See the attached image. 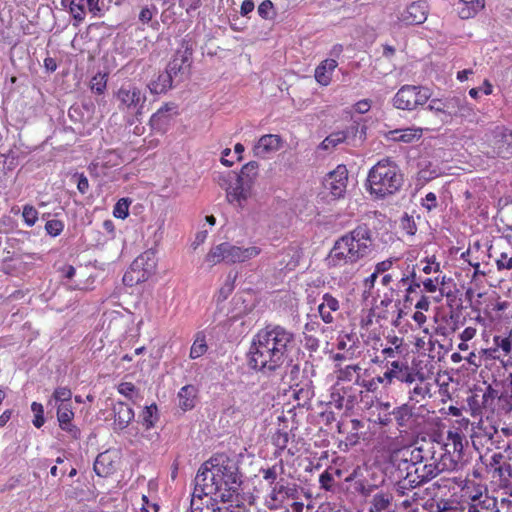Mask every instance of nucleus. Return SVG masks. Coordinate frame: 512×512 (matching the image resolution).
<instances>
[{
    "mask_svg": "<svg viewBox=\"0 0 512 512\" xmlns=\"http://www.w3.org/2000/svg\"><path fill=\"white\" fill-rule=\"evenodd\" d=\"M295 344V334L279 324H267L254 335L249 353V366L263 373L280 369Z\"/></svg>",
    "mask_w": 512,
    "mask_h": 512,
    "instance_id": "f257e3e1",
    "label": "nucleus"
},
{
    "mask_svg": "<svg viewBox=\"0 0 512 512\" xmlns=\"http://www.w3.org/2000/svg\"><path fill=\"white\" fill-rule=\"evenodd\" d=\"M240 474L235 463L225 458L221 463L205 467L195 477L194 492L211 497L212 500H220L221 503H232L237 496L241 483Z\"/></svg>",
    "mask_w": 512,
    "mask_h": 512,
    "instance_id": "f03ea898",
    "label": "nucleus"
},
{
    "mask_svg": "<svg viewBox=\"0 0 512 512\" xmlns=\"http://www.w3.org/2000/svg\"><path fill=\"white\" fill-rule=\"evenodd\" d=\"M374 243L370 228L363 224L339 237L329 251L328 268L354 266L367 258L373 251Z\"/></svg>",
    "mask_w": 512,
    "mask_h": 512,
    "instance_id": "7ed1b4c3",
    "label": "nucleus"
},
{
    "mask_svg": "<svg viewBox=\"0 0 512 512\" xmlns=\"http://www.w3.org/2000/svg\"><path fill=\"white\" fill-rule=\"evenodd\" d=\"M403 174L390 158L378 161L368 172L366 188L376 199L395 194L403 185Z\"/></svg>",
    "mask_w": 512,
    "mask_h": 512,
    "instance_id": "20e7f679",
    "label": "nucleus"
},
{
    "mask_svg": "<svg viewBox=\"0 0 512 512\" xmlns=\"http://www.w3.org/2000/svg\"><path fill=\"white\" fill-rule=\"evenodd\" d=\"M459 497L462 510L467 512H491L497 506L496 498L489 495L487 487L474 480L464 481Z\"/></svg>",
    "mask_w": 512,
    "mask_h": 512,
    "instance_id": "39448f33",
    "label": "nucleus"
},
{
    "mask_svg": "<svg viewBox=\"0 0 512 512\" xmlns=\"http://www.w3.org/2000/svg\"><path fill=\"white\" fill-rule=\"evenodd\" d=\"M261 248L250 246L247 248L233 245L229 242H223L213 246L205 256V261L210 266H215L222 262L226 264L243 263L260 255Z\"/></svg>",
    "mask_w": 512,
    "mask_h": 512,
    "instance_id": "423d86ee",
    "label": "nucleus"
},
{
    "mask_svg": "<svg viewBox=\"0 0 512 512\" xmlns=\"http://www.w3.org/2000/svg\"><path fill=\"white\" fill-rule=\"evenodd\" d=\"M483 153L488 157L509 159L512 157V129L496 126L485 133Z\"/></svg>",
    "mask_w": 512,
    "mask_h": 512,
    "instance_id": "0eeeda50",
    "label": "nucleus"
},
{
    "mask_svg": "<svg viewBox=\"0 0 512 512\" xmlns=\"http://www.w3.org/2000/svg\"><path fill=\"white\" fill-rule=\"evenodd\" d=\"M119 111L132 117L143 114L146 94L140 87L133 83H124L114 93Z\"/></svg>",
    "mask_w": 512,
    "mask_h": 512,
    "instance_id": "6e6552de",
    "label": "nucleus"
},
{
    "mask_svg": "<svg viewBox=\"0 0 512 512\" xmlns=\"http://www.w3.org/2000/svg\"><path fill=\"white\" fill-rule=\"evenodd\" d=\"M450 467H452L451 460L444 458L441 463L437 460V457L434 456L433 460L421 462L416 466L411 465L406 467V472L403 477L411 486L416 487L430 481L439 473L447 471Z\"/></svg>",
    "mask_w": 512,
    "mask_h": 512,
    "instance_id": "1a4fd4ad",
    "label": "nucleus"
},
{
    "mask_svg": "<svg viewBox=\"0 0 512 512\" xmlns=\"http://www.w3.org/2000/svg\"><path fill=\"white\" fill-rule=\"evenodd\" d=\"M218 184L225 189L226 199L230 204L243 209L253 196V186L236 177V173L228 172L218 176Z\"/></svg>",
    "mask_w": 512,
    "mask_h": 512,
    "instance_id": "9d476101",
    "label": "nucleus"
},
{
    "mask_svg": "<svg viewBox=\"0 0 512 512\" xmlns=\"http://www.w3.org/2000/svg\"><path fill=\"white\" fill-rule=\"evenodd\" d=\"M429 88L422 85H403L392 99L393 106L399 110L413 111L425 105L431 98Z\"/></svg>",
    "mask_w": 512,
    "mask_h": 512,
    "instance_id": "9b49d317",
    "label": "nucleus"
},
{
    "mask_svg": "<svg viewBox=\"0 0 512 512\" xmlns=\"http://www.w3.org/2000/svg\"><path fill=\"white\" fill-rule=\"evenodd\" d=\"M435 455L433 443H425L417 447H404L395 451L394 461L400 472H406V467L416 466L421 462L433 460Z\"/></svg>",
    "mask_w": 512,
    "mask_h": 512,
    "instance_id": "f8f14e48",
    "label": "nucleus"
},
{
    "mask_svg": "<svg viewBox=\"0 0 512 512\" xmlns=\"http://www.w3.org/2000/svg\"><path fill=\"white\" fill-rule=\"evenodd\" d=\"M299 491L295 484H275L265 500V505L269 510L284 509L289 512L290 500L298 499Z\"/></svg>",
    "mask_w": 512,
    "mask_h": 512,
    "instance_id": "ddd939ff",
    "label": "nucleus"
},
{
    "mask_svg": "<svg viewBox=\"0 0 512 512\" xmlns=\"http://www.w3.org/2000/svg\"><path fill=\"white\" fill-rule=\"evenodd\" d=\"M381 368L385 369L382 373V380H385L389 387L396 381L405 384L414 383L415 377L413 375L417 370L411 367L407 361L392 360L384 364Z\"/></svg>",
    "mask_w": 512,
    "mask_h": 512,
    "instance_id": "4468645a",
    "label": "nucleus"
},
{
    "mask_svg": "<svg viewBox=\"0 0 512 512\" xmlns=\"http://www.w3.org/2000/svg\"><path fill=\"white\" fill-rule=\"evenodd\" d=\"M453 437H450L447 434L446 442L440 443L436 442L433 443V448L435 455L437 457V460L442 463V460L444 458H447L448 460H451L452 467H450L447 471H454L458 468L459 463L461 462L463 458V449L466 442L460 440V443L456 445H453ZM454 444H456V440L454 441Z\"/></svg>",
    "mask_w": 512,
    "mask_h": 512,
    "instance_id": "2eb2a0df",
    "label": "nucleus"
},
{
    "mask_svg": "<svg viewBox=\"0 0 512 512\" xmlns=\"http://www.w3.org/2000/svg\"><path fill=\"white\" fill-rule=\"evenodd\" d=\"M358 401V395L352 387L334 385L331 388L328 403L335 408L346 411L352 410Z\"/></svg>",
    "mask_w": 512,
    "mask_h": 512,
    "instance_id": "dca6fc26",
    "label": "nucleus"
},
{
    "mask_svg": "<svg viewBox=\"0 0 512 512\" xmlns=\"http://www.w3.org/2000/svg\"><path fill=\"white\" fill-rule=\"evenodd\" d=\"M348 182V170L345 165H338L335 170L330 172L326 178L324 185L334 198L344 196Z\"/></svg>",
    "mask_w": 512,
    "mask_h": 512,
    "instance_id": "f3484780",
    "label": "nucleus"
},
{
    "mask_svg": "<svg viewBox=\"0 0 512 512\" xmlns=\"http://www.w3.org/2000/svg\"><path fill=\"white\" fill-rule=\"evenodd\" d=\"M220 500H212L211 497H205L204 494L192 493L190 510L191 512H235L231 510V505L226 503L219 505Z\"/></svg>",
    "mask_w": 512,
    "mask_h": 512,
    "instance_id": "a211bd4d",
    "label": "nucleus"
},
{
    "mask_svg": "<svg viewBox=\"0 0 512 512\" xmlns=\"http://www.w3.org/2000/svg\"><path fill=\"white\" fill-rule=\"evenodd\" d=\"M428 15V4L426 1H414L400 14L399 21L404 25L422 24Z\"/></svg>",
    "mask_w": 512,
    "mask_h": 512,
    "instance_id": "6ab92c4d",
    "label": "nucleus"
},
{
    "mask_svg": "<svg viewBox=\"0 0 512 512\" xmlns=\"http://www.w3.org/2000/svg\"><path fill=\"white\" fill-rule=\"evenodd\" d=\"M283 143L284 141L280 135H263L254 144L253 154L258 158L266 159L272 153L277 152L283 146Z\"/></svg>",
    "mask_w": 512,
    "mask_h": 512,
    "instance_id": "aec40b11",
    "label": "nucleus"
},
{
    "mask_svg": "<svg viewBox=\"0 0 512 512\" xmlns=\"http://www.w3.org/2000/svg\"><path fill=\"white\" fill-rule=\"evenodd\" d=\"M391 414L394 417L397 426L404 430H413L420 425L418 421L419 417L415 413L414 407L408 403L395 407Z\"/></svg>",
    "mask_w": 512,
    "mask_h": 512,
    "instance_id": "412c9836",
    "label": "nucleus"
},
{
    "mask_svg": "<svg viewBox=\"0 0 512 512\" xmlns=\"http://www.w3.org/2000/svg\"><path fill=\"white\" fill-rule=\"evenodd\" d=\"M157 266L156 253L152 250H146L140 254L131 265L133 272L141 273L137 281L148 278L155 272Z\"/></svg>",
    "mask_w": 512,
    "mask_h": 512,
    "instance_id": "4be33fe9",
    "label": "nucleus"
},
{
    "mask_svg": "<svg viewBox=\"0 0 512 512\" xmlns=\"http://www.w3.org/2000/svg\"><path fill=\"white\" fill-rule=\"evenodd\" d=\"M445 115L449 117H468L473 114V108L465 96H450L445 98Z\"/></svg>",
    "mask_w": 512,
    "mask_h": 512,
    "instance_id": "5701e85b",
    "label": "nucleus"
},
{
    "mask_svg": "<svg viewBox=\"0 0 512 512\" xmlns=\"http://www.w3.org/2000/svg\"><path fill=\"white\" fill-rule=\"evenodd\" d=\"M177 106L170 102L162 105L155 113L152 114L149 124L153 130L165 132L172 120V113H176Z\"/></svg>",
    "mask_w": 512,
    "mask_h": 512,
    "instance_id": "b1692460",
    "label": "nucleus"
},
{
    "mask_svg": "<svg viewBox=\"0 0 512 512\" xmlns=\"http://www.w3.org/2000/svg\"><path fill=\"white\" fill-rule=\"evenodd\" d=\"M413 376L415 377L414 383H416V385L409 391V399L410 401L419 403L427 397L432 396L431 390L433 384L427 379L425 373L420 370H417Z\"/></svg>",
    "mask_w": 512,
    "mask_h": 512,
    "instance_id": "393cba45",
    "label": "nucleus"
},
{
    "mask_svg": "<svg viewBox=\"0 0 512 512\" xmlns=\"http://www.w3.org/2000/svg\"><path fill=\"white\" fill-rule=\"evenodd\" d=\"M375 351H380V354H376L371 357V363L382 367L384 364L391 362L392 360H396L395 358L401 354L403 351L398 349H394V347L387 346L383 343L380 338H376L374 341V345L372 347Z\"/></svg>",
    "mask_w": 512,
    "mask_h": 512,
    "instance_id": "a878e982",
    "label": "nucleus"
},
{
    "mask_svg": "<svg viewBox=\"0 0 512 512\" xmlns=\"http://www.w3.org/2000/svg\"><path fill=\"white\" fill-rule=\"evenodd\" d=\"M474 427L470 420L466 417H460L454 420L447 432L450 437L456 439V445L460 443V440L467 443V436L473 437ZM455 440H453L454 442Z\"/></svg>",
    "mask_w": 512,
    "mask_h": 512,
    "instance_id": "bb28decb",
    "label": "nucleus"
},
{
    "mask_svg": "<svg viewBox=\"0 0 512 512\" xmlns=\"http://www.w3.org/2000/svg\"><path fill=\"white\" fill-rule=\"evenodd\" d=\"M340 309L339 300L330 293H325L322 296V302L318 305V312L320 318L325 324H331L335 318L334 312H338Z\"/></svg>",
    "mask_w": 512,
    "mask_h": 512,
    "instance_id": "cd10ccee",
    "label": "nucleus"
},
{
    "mask_svg": "<svg viewBox=\"0 0 512 512\" xmlns=\"http://www.w3.org/2000/svg\"><path fill=\"white\" fill-rule=\"evenodd\" d=\"M504 455L502 453H494L491 456L489 466L494 469V472L503 479L510 481V489L512 495V461L503 462Z\"/></svg>",
    "mask_w": 512,
    "mask_h": 512,
    "instance_id": "c85d7f7f",
    "label": "nucleus"
},
{
    "mask_svg": "<svg viewBox=\"0 0 512 512\" xmlns=\"http://www.w3.org/2000/svg\"><path fill=\"white\" fill-rule=\"evenodd\" d=\"M114 429L123 430L134 418L133 409L124 402H117L113 407Z\"/></svg>",
    "mask_w": 512,
    "mask_h": 512,
    "instance_id": "c756f323",
    "label": "nucleus"
},
{
    "mask_svg": "<svg viewBox=\"0 0 512 512\" xmlns=\"http://www.w3.org/2000/svg\"><path fill=\"white\" fill-rule=\"evenodd\" d=\"M498 409L504 413L512 411V373L500 381Z\"/></svg>",
    "mask_w": 512,
    "mask_h": 512,
    "instance_id": "7c9ffc66",
    "label": "nucleus"
},
{
    "mask_svg": "<svg viewBox=\"0 0 512 512\" xmlns=\"http://www.w3.org/2000/svg\"><path fill=\"white\" fill-rule=\"evenodd\" d=\"M485 7V0H457L456 9L461 19L475 17Z\"/></svg>",
    "mask_w": 512,
    "mask_h": 512,
    "instance_id": "2f4dec72",
    "label": "nucleus"
},
{
    "mask_svg": "<svg viewBox=\"0 0 512 512\" xmlns=\"http://www.w3.org/2000/svg\"><path fill=\"white\" fill-rule=\"evenodd\" d=\"M423 135V129L420 127H408L404 129H395L389 131L387 138L395 142L412 143L419 140Z\"/></svg>",
    "mask_w": 512,
    "mask_h": 512,
    "instance_id": "473e14b6",
    "label": "nucleus"
},
{
    "mask_svg": "<svg viewBox=\"0 0 512 512\" xmlns=\"http://www.w3.org/2000/svg\"><path fill=\"white\" fill-rule=\"evenodd\" d=\"M338 63L334 59L323 60L315 69V80L322 86H328L332 81V75Z\"/></svg>",
    "mask_w": 512,
    "mask_h": 512,
    "instance_id": "72a5a7b5",
    "label": "nucleus"
},
{
    "mask_svg": "<svg viewBox=\"0 0 512 512\" xmlns=\"http://www.w3.org/2000/svg\"><path fill=\"white\" fill-rule=\"evenodd\" d=\"M197 396V389L193 385H185L178 392L179 407L183 411L194 408Z\"/></svg>",
    "mask_w": 512,
    "mask_h": 512,
    "instance_id": "f704fd0d",
    "label": "nucleus"
},
{
    "mask_svg": "<svg viewBox=\"0 0 512 512\" xmlns=\"http://www.w3.org/2000/svg\"><path fill=\"white\" fill-rule=\"evenodd\" d=\"M172 75L170 72L160 73L156 79L148 84V88L152 94H162L172 87Z\"/></svg>",
    "mask_w": 512,
    "mask_h": 512,
    "instance_id": "c9c22d12",
    "label": "nucleus"
},
{
    "mask_svg": "<svg viewBox=\"0 0 512 512\" xmlns=\"http://www.w3.org/2000/svg\"><path fill=\"white\" fill-rule=\"evenodd\" d=\"M393 496L387 492H379L373 496L370 512H388Z\"/></svg>",
    "mask_w": 512,
    "mask_h": 512,
    "instance_id": "e433bc0d",
    "label": "nucleus"
},
{
    "mask_svg": "<svg viewBox=\"0 0 512 512\" xmlns=\"http://www.w3.org/2000/svg\"><path fill=\"white\" fill-rule=\"evenodd\" d=\"M271 443L276 448L274 455L280 456L289 443V432L286 428H278L271 435Z\"/></svg>",
    "mask_w": 512,
    "mask_h": 512,
    "instance_id": "4c0bfd02",
    "label": "nucleus"
},
{
    "mask_svg": "<svg viewBox=\"0 0 512 512\" xmlns=\"http://www.w3.org/2000/svg\"><path fill=\"white\" fill-rule=\"evenodd\" d=\"M208 351V345L206 341V335L203 331H199L195 334L194 341L190 348L189 357L191 359H198Z\"/></svg>",
    "mask_w": 512,
    "mask_h": 512,
    "instance_id": "58836bf2",
    "label": "nucleus"
},
{
    "mask_svg": "<svg viewBox=\"0 0 512 512\" xmlns=\"http://www.w3.org/2000/svg\"><path fill=\"white\" fill-rule=\"evenodd\" d=\"M383 379V375L375 376L371 379H362L361 377H357L355 380V384L364 388L367 392L375 393L379 390L380 387L382 388H389V385L387 382Z\"/></svg>",
    "mask_w": 512,
    "mask_h": 512,
    "instance_id": "ea45409f",
    "label": "nucleus"
},
{
    "mask_svg": "<svg viewBox=\"0 0 512 512\" xmlns=\"http://www.w3.org/2000/svg\"><path fill=\"white\" fill-rule=\"evenodd\" d=\"M258 170V162L250 161L241 168L240 173L236 174V177L254 187L255 181L258 177Z\"/></svg>",
    "mask_w": 512,
    "mask_h": 512,
    "instance_id": "a19ab883",
    "label": "nucleus"
},
{
    "mask_svg": "<svg viewBox=\"0 0 512 512\" xmlns=\"http://www.w3.org/2000/svg\"><path fill=\"white\" fill-rule=\"evenodd\" d=\"M500 381H494L490 384L482 396V406L484 408L494 409L495 400H499Z\"/></svg>",
    "mask_w": 512,
    "mask_h": 512,
    "instance_id": "79ce46f5",
    "label": "nucleus"
},
{
    "mask_svg": "<svg viewBox=\"0 0 512 512\" xmlns=\"http://www.w3.org/2000/svg\"><path fill=\"white\" fill-rule=\"evenodd\" d=\"M362 370L359 364H350L344 367H340L337 373V379L343 382L355 381L357 377H360V371Z\"/></svg>",
    "mask_w": 512,
    "mask_h": 512,
    "instance_id": "37998d69",
    "label": "nucleus"
},
{
    "mask_svg": "<svg viewBox=\"0 0 512 512\" xmlns=\"http://www.w3.org/2000/svg\"><path fill=\"white\" fill-rule=\"evenodd\" d=\"M348 137L346 131H337L328 135L320 144L323 150L335 148L337 145L343 143Z\"/></svg>",
    "mask_w": 512,
    "mask_h": 512,
    "instance_id": "c03bdc74",
    "label": "nucleus"
},
{
    "mask_svg": "<svg viewBox=\"0 0 512 512\" xmlns=\"http://www.w3.org/2000/svg\"><path fill=\"white\" fill-rule=\"evenodd\" d=\"M69 12L76 22L75 24L82 23L86 15L84 0H71L69 5Z\"/></svg>",
    "mask_w": 512,
    "mask_h": 512,
    "instance_id": "a18cd8bd",
    "label": "nucleus"
},
{
    "mask_svg": "<svg viewBox=\"0 0 512 512\" xmlns=\"http://www.w3.org/2000/svg\"><path fill=\"white\" fill-rule=\"evenodd\" d=\"M107 77V74L100 72L94 75L90 81L91 90L98 95L103 94L107 87Z\"/></svg>",
    "mask_w": 512,
    "mask_h": 512,
    "instance_id": "49530a36",
    "label": "nucleus"
},
{
    "mask_svg": "<svg viewBox=\"0 0 512 512\" xmlns=\"http://www.w3.org/2000/svg\"><path fill=\"white\" fill-rule=\"evenodd\" d=\"M320 488L325 491H333L335 486L334 474L332 473V466L326 468L319 476Z\"/></svg>",
    "mask_w": 512,
    "mask_h": 512,
    "instance_id": "de8ad7c7",
    "label": "nucleus"
},
{
    "mask_svg": "<svg viewBox=\"0 0 512 512\" xmlns=\"http://www.w3.org/2000/svg\"><path fill=\"white\" fill-rule=\"evenodd\" d=\"M284 470L283 460H280L278 464H275L267 469H262V477L269 484H274L279 472Z\"/></svg>",
    "mask_w": 512,
    "mask_h": 512,
    "instance_id": "09e8293b",
    "label": "nucleus"
},
{
    "mask_svg": "<svg viewBox=\"0 0 512 512\" xmlns=\"http://www.w3.org/2000/svg\"><path fill=\"white\" fill-rule=\"evenodd\" d=\"M399 283H401L403 285L408 284L407 288L405 289V292H407L408 294H412V293L416 292V290L418 288H420V283L416 279L415 266L412 267V270L409 274L404 275L400 279Z\"/></svg>",
    "mask_w": 512,
    "mask_h": 512,
    "instance_id": "8fccbe9b",
    "label": "nucleus"
},
{
    "mask_svg": "<svg viewBox=\"0 0 512 512\" xmlns=\"http://www.w3.org/2000/svg\"><path fill=\"white\" fill-rule=\"evenodd\" d=\"M257 12L264 20H272L276 16V10L271 0L262 1L257 8Z\"/></svg>",
    "mask_w": 512,
    "mask_h": 512,
    "instance_id": "3c124183",
    "label": "nucleus"
},
{
    "mask_svg": "<svg viewBox=\"0 0 512 512\" xmlns=\"http://www.w3.org/2000/svg\"><path fill=\"white\" fill-rule=\"evenodd\" d=\"M72 398V391L68 387H57L53 394L51 399L49 400V403H51L52 400H54L56 403L64 404V403H71Z\"/></svg>",
    "mask_w": 512,
    "mask_h": 512,
    "instance_id": "603ef678",
    "label": "nucleus"
},
{
    "mask_svg": "<svg viewBox=\"0 0 512 512\" xmlns=\"http://www.w3.org/2000/svg\"><path fill=\"white\" fill-rule=\"evenodd\" d=\"M74 419V411L71 403L59 404L57 407V420L59 424Z\"/></svg>",
    "mask_w": 512,
    "mask_h": 512,
    "instance_id": "864d4df0",
    "label": "nucleus"
},
{
    "mask_svg": "<svg viewBox=\"0 0 512 512\" xmlns=\"http://www.w3.org/2000/svg\"><path fill=\"white\" fill-rule=\"evenodd\" d=\"M131 201L128 198L119 199L113 208V215L118 219H125L129 215V206Z\"/></svg>",
    "mask_w": 512,
    "mask_h": 512,
    "instance_id": "5fc2aeb1",
    "label": "nucleus"
},
{
    "mask_svg": "<svg viewBox=\"0 0 512 512\" xmlns=\"http://www.w3.org/2000/svg\"><path fill=\"white\" fill-rule=\"evenodd\" d=\"M38 215H39V213L34 206H32L30 204H26L23 206L22 217H23L24 223L28 227H32L35 225V223L38 220Z\"/></svg>",
    "mask_w": 512,
    "mask_h": 512,
    "instance_id": "6e6d98bb",
    "label": "nucleus"
},
{
    "mask_svg": "<svg viewBox=\"0 0 512 512\" xmlns=\"http://www.w3.org/2000/svg\"><path fill=\"white\" fill-rule=\"evenodd\" d=\"M31 410L34 413L33 425L36 428H41L45 423L43 405L38 402H33L31 404Z\"/></svg>",
    "mask_w": 512,
    "mask_h": 512,
    "instance_id": "4d7b16f0",
    "label": "nucleus"
},
{
    "mask_svg": "<svg viewBox=\"0 0 512 512\" xmlns=\"http://www.w3.org/2000/svg\"><path fill=\"white\" fill-rule=\"evenodd\" d=\"M494 348H497V351L501 349L505 355L510 354L512 350V341L510 337H501L499 335H495L493 337Z\"/></svg>",
    "mask_w": 512,
    "mask_h": 512,
    "instance_id": "13d9d810",
    "label": "nucleus"
},
{
    "mask_svg": "<svg viewBox=\"0 0 512 512\" xmlns=\"http://www.w3.org/2000/svg\"><path fill=\"white\" fill-rule=\"evenodd\" d=\"M64 229V223L58 219L48 220L45 223V230L50 236L56 237L62 233Z\"/></svg>",
    "mask_w": 512,
    "mask_h": 512,
    "instance_id": "bf43d9fd",
    "label": "nucleus"
},
{
    "mask_svg": "<svg viewBox=\"0 0 512 512\" xmlns=\"http://www.w3.org/2000/svg\"><path fill=\"white\" fill-rule=\"evenodd\" d=\"M108 456L106 454H100L97 456L94 462V471L98 476H106L110 473V468L106 467V461Z\"/></svg>",
    "mask_w": 512,
    "mask_h": 512,
    "instance_id": "052dcab7",
    "label": "nucleus"
},
{
    "mask_svg": "<svg viewBox=\"0 0 512 512\" xmlns=\"http://www.w3.org/2000/svg\"><path fill=\"white\" fill-rule=\"evenodd\" d=\"M233 290H234V283L227 281L224 285H222L220 287V289L216 293V295H215L216 302L218 304L224 302L231 295Z\"/></svg>",
    "mask_w": 512,
    "mask_h": 512,
    "instance_id": "680f3d73",
    "label": "nucleus"
},
{
    "mask_svg": "<svg viewBox=\"0 0 512 512\" xmlns=\"http://www.w3.org/2000/svg\"><path fill=\"white\" fill-rule=\"evenodd\" d=\"M444 283V278L442 279V281L439 280V277H435V278H426L425 280H423L422 282V285H423V289L425 292L427 293H435L439 287L440 284H443Z\"/></svg>",
    "mask_w": 512,
    "mask_h": 512,
    "instance_id": "e2e57ef3",
    "label": "nucleus"
},
{
    "mask_svg": "<svg viewBox=\"0 0 512 512\" xmlns=\"http://www.w3.org/2000/svg\"><path fill=\"white\" fill-rule=\"evenodd\" d=\"M72 421L73 420H69V422H65V423L59 424V427L63 431L67 432L72 439L77 440V439L80 438L81 431H80V429L76 425L73 424Z\"/></svg>",
    "mask_w": 512,
    "mask_h": 512,
    "instance_id": "0e129e2a",
    "label": "nucleus"
},
{
    "mask_svg": "<svg viewBox=\"0 0 512 512\" xmlns=\"http://www.w3.org/2000/svg\"><path fill=\"white\" fill-rule=\"evenodd\" d=\"M385 340H386L385 345L394 347L395 350L398 349V350L404 352L405 343H404V339L402 337H398L395 334H389L388 336H386Z\"/></svg>",
    "mask_w": 512,
    "mask_h": 512,
    "instance_id": "69168bd1",
    "label": "nucleus"
},
{
    "mask_svg": "<svg viewBox=\"0 0 512 512\" xmlns=\"http://www.w3.org/2000/svg\"><path fill=\"white\" fill-rule=\"evenodd\" d=\"M498 270L512 269V256H508L506 252H502L496 260Z\"/></svg>",
    "mask_w": 512,
    "mask_h": 512,
    "instance_id": "338daca9",
    "label": "nucleus"
},
{
    "mask_svg": "<svg viewBox=\"0 0 512 512\" xmlns=\"http://www.w3.org/2000/svg\"><path fill=\"white\" fill-rule=\"evenodd\" d=\"M501 432L508 438L503 448L507 458L512 461V428H502Z\"/></svg>",
    "mask_w": 512,
    "mask_h": 512,
    "instance_id": "774afa93",
    "label": "nucleus"
}]
</instances>
